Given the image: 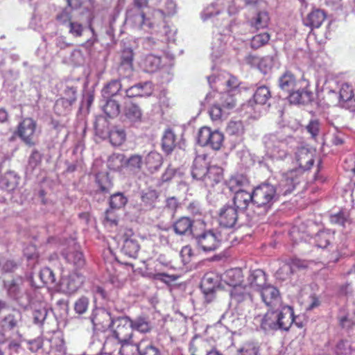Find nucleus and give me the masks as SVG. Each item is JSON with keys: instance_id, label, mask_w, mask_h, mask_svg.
<instances>
[{"instance_id": "59", "label": "nucleus", "mask_w": 355, "mask_h": 355, "mask_svg": "<svg viewBox=\"0 0 355 355\" xmlns=\"http://www.w3.org/2000/svg\"><path fill=\"white\" fill-rule=\"evenodd\" d=\"M339 325L343 329H350L355 326V320L349 318L347 315L341 316L338 318Z\"/></svg>"}, {"instance_id": "14", "label": "nucleus", "mask_w": 355, "mask_h": 355, "mask_svg": "<svg viewBox=\"0 0 355 355\" xmlns=\"http://www.w3.org/2000/svg\"><path fill=\"white\" fill-rule=\"evenodd\" d=\"M238 210L230 205H225L218 211V219L220 225L231 228L233 227L238 220Z\"/></svg>"}, {"instance_id": "24", "label": "nucleus", "mask_w": 355, "mask_h": 355, "mask_svg": "<svg viewBox=\"0 0 355 355\" xmlns=\"http://www.w3.org/2000/svg\"><path fill=\"white\" fill-rule=\"evenodd\" d=\"M270 23V17L266 11H259L247 20L248 25L254 31L268 28Z\"/></svg>"}, {"instance_id": "34", "label": "nucleus", "mask_w": 355, "mask_h": 355, "mask_svg": "<svg viewBox=\"0 0 355 355\" xmlns=\"http://www.w3.org/2000/svg\"><path fill=\"white\" fill-rule=\"evenodd\" d=\"M208 167V162L206 159L202 157L196 158L192 166V177L194 179L204 181Z\"/></svg>"}, {"instance_id": "16", "label": "nucleus", "mask_w": 355, "mask_h": 355, "mask_svg": "<svg viewBox=\"0 0 355 355\" xmlns=\"http://www.w3.org/2000/svg\"><path fill=\"white\" fill-rule=\"evenodd\" d=\"M96 132L103 139L108 138L112 145L119 146L124 143L126 139V133L124 129L117 126L112 127L109 131L104 132L98 126L96 127Z\"/></svg>"}, {"instance_id": "51", "label": "nucleus", "mask_w": 355, "mask_h": 355, "mask_svg": "<svg viewBox=\"0 0 355 355\" xmlns=\"http://www.w3.org/2000/svg\"><path fill=\"white\" fill-rule=\"evenodd\" d=\"M89 304V300L88 297L82 296L75 302L74 311L79 315L83 314L87 311Z\"/></svg>"}, {"instance_id": "61", "label": "nucleus", "mask_w": 355, "mask_h": 355, "mask_svg": "<svg viewBox=\"0 0 355 355\" xmlns=\"http://www.w3.org/2000/svg\"><path fill=\"white\" fill-rule=\"evenodd\" d=\"M156 264L161 265L164 268L171 266V259L165 254H161L156 259Z\"/></svg>"}, {"instance_id": "33", "label": "nucleus", "mask_w": 355, "mask_h": 355, "mask_svg": "<svg viewBox=\"0 0 355 355\" xmlns=\"http://www.w3.org/2000/svg\"><path fill=\"white\" fill-rule=\"evenodd\" d=\"M163 163V157L161 154L151 151L145 158L144 165L148 173L153 174L157 171Z\"/></svg>"}, {"instance_id": "19", "label": "nucleus", "mask_w": 355, "mask_h": 355, "mask_svg": "<svg viewBox=\"0 0 355 355\" xmlns=\"http://www.w3.org/2000/svg\"><path fill=\"white\" fill-rule=\"evenodd\" d=\"M245 284L249 286L250 291L254 290L259 292L263 287L268 285L267 275L261 269L252 270L245 281Z\"/></svg>"}, {"instance_id": "42", "label": "nucleus", "mask_w": 355, "mask_h": 355, "mask_svg": "<svg viewBox=\"0 0 355 355\" xmlns=\"http://www.w3.org/2000/svg\"><path fill=\"white\" fill-rule=\"evenodd\" d=\"M270 97L271 94L269 88L266 86H261L255 91L253 95V100L256 104L265 105Z\"/></svg>"}, {"instance_id": "43", "label": "nucleus", "mask_w": 355, "mask_h": 355, "mask_svg": "<svg viewBox=\"0 0 355 355\" xmlns=\"http://www.w3.org/2000/svg\"><path fill=\"white\" fill-rule=\"evenodd\" d=\"M132 330H137L141 333H147L150 331L152 329L151 324L148 318L144 316H139L135 320H132Z\"/></svg>"}, {"instance_id": "35", "label": "nucleus", "mask_w": 355, "mask_h": 355, "mask_svg": "<svg viewBox=\"0 0 355 355\" xmlns=\"http://www.w3.org/2000/svg\"><path fill=\"white\" fill-rule=\"evenodd\" d=\"M249 184L248 178L242 174H234L225 181V184L230 191L237 192L243 190L242 188Z\"/></svg>"}, {"instance_id": "18", "label": "nucleus", "mask_w": 355, "mask_h": 355, "mask_svg": "<svg viewBox=\"0 0 355 355\" xmlns=\"http://www.w3.org/2000/svg\"><path fill=\"white\" fill-rule=\"evenodd\" d=\"M302 83V79L297 78L296 75L291 70H286L278 79L279 88L288 94L295 89Z\"/></svg>"}, {"instance_id": "54", "label": "nucleus", "mask_w": 355, "mask_h": 355, "mask_svg": "<svg viewBox=\"0 0 355 355\" xmlns=\"http://www.w3.org/2000/svg\"><path fill=\"white\" fill-rule=\"evenodd\" d=\"M18 318L14 314H8L2 320V327L12 329L17 326Z\"/></svg>"}, {"instance_id": "21", "label": "nucleus", "mask_w": 355, "mask_h": 355, "mask_svg": "<svg viewBox=\"0 0 355 355\" xmlns=\"http://www.w3.org/2000/svg\"><path fill=\"white\" fill-rule=\"evenodd\" d=\"M327 18L326 12L320 8H313L303 19V24L311 30L320 28Z\"/></svg>"}, {"instance_id": "15", "label": "nucleus", "mask_w": 355, "mask_h": 355, "mask_svg": "<svg viewBox=\"0 0 355 355\" xmlns=\"http://www.w3.org/2000/svg\"><path fill=\"white\" fill-rule=\"evenodd\" d=\"M288 99L291 104H308L313 99V94L306 84L304 87L297 86L295 89L291 91Z\"/></svg>"}, {"instance_id": "4", "label": "nucleus", "mask_w": 355, "mask_h": 355, "mask_svg": "<svg viewBox=\"0 0 355 355\" xmlns=\"http://www.w3.org/2000/svg\"><path fill=\"white\" fill-rule=\"evenodd\" d=\"M135 5L137 10L130 15L129 19L139 28H143L145 26L149 28H153L156 24L164 21L165 19V14L162 10H154L152 13V17H147L145 12L141 10V4L137 1Z\"/></svg>"}, {"instance_id": "62", "label": "nucleus", "mask_w": 355, "mask_h": 355, "mask_svg": "<svg viewBox=\"0 0 355 355\" xmlns=\"http://www.w3.org/2000/svg\"><path fill=\"white\" fill-rule=\"evenodd\" d=\"M273 154L277 158L284 159L288 155V152L285 148H282L280 145H278L274 146Z\"/></svg>"}, {"instance_id": "48", "label": "nucleus", "mask_w": 355, "mask_h": 355, "mask_svg": "<svg viewBox=\"0 0 355 355\" xmlns=\"http://www.w3.org/2000/svg\"><path fill=\"white\" fill-rule=\"evenodd\" d=\"M120 343L121 344L119 350L120 355H137L139 352L140 343L139 345H133L128 341Z\"/></svg>"}, {"instance_id": "13", "label": "nucleus", "mask_w": 355, "mask_h": 355, "mask_svg": "<svg viewBox=\"0 0 355 355\" xmlns=\"http://www.w3.org/2000/svg\"><path fill=\"white\" fill-rule=\"evenodd\" d=\"M85 277L76 271L71 272L69 275L61 279L60 289L67 294L76 293L83 285Z\"/></svg>"}, {"instance_id": "28", "label": "nucleus", "mask_w": 355, "mask_h": 355, "mask_svg": "<svg viewBox=\"0 0 355 355\" xmlns=\"http://www.w3.org/2000/svg\"><path fill=\"white\" fill-rule=\"evenodd\" d=\"M123 114L125 119L131 123H139L142 121L143 111L141 107L135 103H125Z\"/></svg>"}, {"instance_id": "3", "label": "nucleus", "mask_w": 355, "mask_h": 355, "mask_svg": "<svg viewBox=\"0 0 355 355\" xmlns=\"http://www.w3.org/2000/svg\"><path fill=\"white\" fill-rule=\"evenodd\" d=\"M37 121L32 117H25L17 125L14 135L19 137L27 146L33 147L37 144Z\"/></svg>"}, {"instance_id": "44", "label": "nucleus", "mask_w": 355, "mask_h": 355, "mask_svg": "<svg viewBox=\"0 0 355 355\" xmlns=\"http://www.w3.org/2000/svg\"><path fill=\"white\" fill-rule=\"evenodd\" d=\"M162 268L161 265L156 264V260L149 263L146 266V272L149 277L160 279L162 277H168L166 273L162 272Z\"/></svg>"}, {"instance_id": "50", "label": "nucleus", "mask_w": 355, "mask_h": 355, "mask_svg": "<svg viewBox=\"0 0 355 355\" xmlns=\"http://www.w3.org/2000/svg\"><path fill=\"white\" fill-rule=\"evenodd\" d=\"M259 351V345L254 342H248L239 349V352L241 353L242 355H258Z\"/></svg>"}, {"instance_id": "32", "label": "nucleus", "mask_w": 355, "mask_h": 355, "mask_svg": "<svg viewBox=\"0 0 355 355\" xmlns=\"http://www.w3.org/2000/svg\"><path fill=\"white\" fill-rule=\"evenodd\" d=\"M19 177L14 171L6 172L0 179V188L6 191H14L18 186Z\"/></svg>"}, {"instance_id": "9", "label": "nucleus", "mask_w": 355, "mask_h": 355, "mask_svg": "<svg viewBox=\"0 0 355 355\" xmlns=\"http://www.w3.org/2000/svg\"><path fill=\"white\" fill-rule=\"evenodd\" d=\"M230 304L236 309H242L246 303L252 302V295L249 286L244 284L230 290Z\"/></svg>"}, {"instance_id": "5", "label": "nucleus", "mask_w": 355, "mask_h": 355, "mask_svg": "<svg viewBox=\"0 0 355 355\" xmlns=\"http://www.w3.org/2000/svg\"><path fill=\"white\" fill-rule=\"evenodd\" d=\"M304 180V174L299 170L292 169L284 173L275 187L278 196L291 193Z\"/></svg>"}, {"instance_id": "38", "label": "nucleus", "mask_w": 355, "mask_h": 355, "mask_svg": "<svg viewBox=\"0 0 355 355\" xmlns=\"http://www.w3.org/2000/svg\"><path fill=\"white\" fill-rule=\"evenodd\" d=\"M271 35L268 32L258 33L249 40L250 47L252 50H258L269 44Z\"/></svg>"}, {"instance_id": "56", "label": "nucleus", "mask_w": 355, "mask_h": 355, "mask_svg": "<svg viewBox=\"0 0 355 355\" xmlns=\"http://www.w3.org/2000/svg\"><path fill=\"white\" fill-rule=\"evenodd\" d=\"M240 85L239 80L237 77L227 73V80L225 82L226 89L228 92L233 91L234 89L239 87Z\"/></svg>"}, {"instance_id": "31", "label": "nucleus", "mask_w": 355, "mask_h": 355, "mask_svg": "<svg viewBox=\"0 0 355 355\" xmlns=\"http://www.w3.org/2000/svg\"><path fill=\"white\" fill-rule=\"evenodd\" d=\"M223 168L218 166L208 167L207 173L205 178V183L208 187H214L223 180Z\"/></svg>"}, {"instance_id": "27", "label": "nucleus", "mask_w": 355, "mask_h": 355, "mask_svg": "<svg viewBox=\"0 0 355 355\" xmlns=\"http://www.w3.org/2000/svg\"><path fill=\"white\" fill-rule=\"evenodd\" d=\"M153 92L152 85L150 83L146 82L144 83L136 84L128 89H125V97L132 98L135 97L148 96Z\"/></svg>"}, {"instance_id": "47", "label": "nucleus", "mask_w": 355, "mask_h": 355, "mask_svg": "<svg viewBox=\"0 0 355 355\" xmlns=\"http://www.w3.org/2000/svg\"><path fill=\"white\" fill-rule=\"evenodd\" d=\"M126 203L127 198L122 193L117 192L110 198V207L112 209H120Z\"/></svg>"}, {"instance_id": "26", "label": "nucleus", "mask_w": 355, "mask_h": 355, "mask_svg": "<svg viewBox=\"0 0 355 355\" xmlns=\"http://www.w3.org/2000/svg\"><path fill=\"white\" fill-rule=\"evenodd\" d=\"M222 98H225V101L222 102L221 105L216 104L210 109L209 114L213 120H218L222 117L223 109L230 110L235 106L234 100L228 94H223Z\"/></svg>"}, {"instance_id": "63", "label": "nucleus", "mask_w": 355, "mask_h": 355, "mask_svg": "<svg viewBox=\"0 0 355 355\" xmlns=\"http://www.w3.org/2000/svg\"><path fill=\"white\" fill-rule=\"evenodd\" d=\"M218 281V277L213 272L207 273L203 277L204 284H209L214 287Z\"/></svg>"}, {"instance_id": "36", "label": "nucleus", "mask_w": 355, "mask_h": 355, "mask_svg": "<svg viewBox=\"0 0 355 355\" xmlns=\"http://www.w3.org/2000/svg\"><path fill=\"white\" fill-rule=\"evenodd\" d=\"M105 103L103 105V112L110 118L119 116L121 112V104L117 98H104Z\"/></svg>"}, {"instance_id": "12", "label": "nucleus", "mask_w": 355, "mask_h": 355, "mask_svg": "<svg viewBox=\"0 0 355 355\" xmlns=\"http://www.w3.org/2000/svg\"><path fill=\"white\" fill-rule=\"evenodd\" d=\"M194 237L200 248L205 252L214 251L221 243L219 235L211 230L199 235L196 233Z\"/></svg>"}, {"instance_id": "49", "label": "nucleus", "mask_w": 355, "mask_h": 355, "mask_svg": "<svg viewBox=\"0 0 355 355\" xmlns=\"http://www.w3.org/2000/svg\"><path fill=\"white\" fill-rule=\"evenodd\" d=\"M139 347L140 355H160V352L156 347L145 340L140 342Z\"/></svg>"}, {"instance_id": "39", "label": "nucleus", "mask_w": 355, "mask_h": 355, "mask_svg": "<svg viewBox=\"0 0 355 355\" xmlns=\"http://www.w3.org/2000/svg\"><path fill=\"white\" fill-rule=\"evenodd\" d=\"M161 64V58L153 54L147 55L141 62L144 70L148 73L157 71Z\"/></svg>"}, {"instance_id": "37", "label": "nucleus", "mask_w": 355, "mask_h": 355, "mask_svg": "<svg viewBox=\"0 0 355 355\" xmlns=\"http://www.w3.org/2000/svg\"><path fill=\"white\" fill-rule=\"evenodd\" d=\"M122 89V84L119 79L112 80L108 82L102 89V96L103 98H117L120 97L119 92Z\"/></svg>"}, {"instance_id": "22", "label": "nucleus", "mask_w": 355, "mask_h": 355, "mask_svg": "<svg viewBox=\"0 0 355 355\" xmlns=\"http://www.w3.org/2000/svg\"><path fill=\"white\" fill-rule=\"evenodd\" d=\"M134 233L132 230H128L124 233L123 244L122 247L123 252L130 257H135L139 250V245L137 241L132 238Z\"/></svg>"}, {"instance_id": "7", "label": "nucleus", "mask_w": 355, "mask_h": 355, "mask_svg": "<svg viewBox=\"0 0 355 355\" xmlns=\"http://www.w3.org/2000/svg\"><path fill=\"white\" fill-rule=\"evenodd\" d=\"M224 140L223 133L219 131H212L208 127H202L198 134V142L202 146H210L212 149L219 150Z\"/></svg>"}, {"instance_id": "45", "label": "nucleus", "mask_w": 355, "mask_h": 355, "mask_svg": "<svg viewBox=\"0 0 355 355\" xmlns=\"http://www.w3.org/2000/svg\"><path fill=\"white\" fill-rule=\"evenodd\" d=\"M133 58H134V53L133 51L130 49H125L123 50L121 55V62L120 66L121 67H124L125 69H130L132 71L133 69Z\"/></svg>"}, {"instance_id": "58", "label": "nucleus", "mask_w": 355, "mask_h": 355, "mask_svg": "<svg viewBox=\"0 0 355 355\" xmlns=\"http://www.w3.org/2000/svg\"><path fill=\"white\" fill-rule=\"evenodd\" d=\"M327 237V234L324 232L317 234L315 236V243L317 246L321 248H327L330 243Z\"/></svg>"}, {"instance_id": "52", "label": "nucleus", "mask_w": 355, "mask_h": 355, "mask_svg": "<svg viewBox=\"0 0 355 355\" xmlns=\"http://www.w3.org/2000/svg\"><path fill=\"white\" fill-rule=\"evenodd\" d=\"M84 31L83 26L77 21H70L69 22V32L73 37H78L83 35Z\"/></svg>"}, {"instance_id": "11", "label": "nucleus", "mask_w": 355, "mask_h": 355, "mask_svg": "<svg viewBox=\"0 0 355 355\" xmlns=\"http://www.w3.org/2000/svg\"><path fill=\"white\" fill-rule=\"evenodd\" d=\"M262 301L270 309H282V299L279 290L271 285H267L259 291Z\"/></svg>"}, {"instance_id": "25", "label": "nucleus", "mask_w": 355, "mask_h": 355, "mask_svg": "<svg viewBox=\"0 0 355 355\" xmlns=\"http://www.w3.org/2000/svg\"><path fill=\"white\" fill-rule=\"evenodd\" d=\"M250 203H253L252 192H248L245 190H240L234 193L233 197V205L238 211H245Z\"/></svg>"}, {"instance_id": "60", "label": "nucleus", "mask_w": 355, "mask_h": 355, "mask_svg": "<svg viewBox=\"0 0 355 355\" xmlns=\"http://www.w3.org/2000/svg\"><path fill=\"white\" fill-rule=\"evenodd\" d=\"M306 130L312 135L313 137H315L319 133V122L317 120L311 121L306 126Z\"/></svg>"}, {"instance_id": "6", "label": "nucleus", "mask_w": 355, "mask_h": 355, "mask_svg": "<svg viewBox=\"0 0 355 355\" xmlns=\"http://www.w3.org/2000/svg\"><path fill=\"white\" fill-rule=\"evenodd\" d=\"M109 163L114 170H120L123 166L132 171H139L144 162L142 156L138 154L132 155L126 159L123 154H114L110 156Z\"/></svg>"}, {"instance_id": "8", "label": "nucleus", "mask_w": 355, "mask_h": 355, "mask_svg": "<svg viewBox=\"0 0 355 355\" xmlns=\"http://www.w3.org/2000/svg\"><path fill=\"white\" fill-rule=\"evenodd\" d=\"M132 320L128 317H119L113 322V336L119 343L127 342L132 336Z\"/></svg>"}, {"instance_id": "1", "label": "nucleus", "mask_w": 355, "mask_h": 355, "mask_svg": "<svg viewBox=\"0 0 355 355\" xmlns=\"http://www.w3.org/2000/svg\"><path fill=\"white\" fill-rule=\"evenodd\" d=\"M295 320L293 309L284 306L282 309H270L261 319L260 327L265 331H288Z\"/></svg>"}, {"instance_id": "10", "label": "nucleus", "mask_w": 355, "mask_h": 355, "mask_svg": "<svg viewBox=\"0 0 355 355\" xmlns=\"http://www.w3.org/2000/svg\"><path fill=\"white\" fill-rule=\"evenodd\" d=\"M91 321L94 329L96 331L104 332L113 324L110 313L104 308H96L91 315Z\"/></svg>"}, {"instance_id": "46", "label": "nucleus", "mask_w": 355, "mask_h": 355, "mask_svg": "<svg viewBox=\"0 0 355 355\" xmlns=\"http://www.w3.org/2000/svg\"><path fill=\"white\" fill-rule=\"evenodd\" d=\"M39 277L44 285L53 286L55 284L56 279L55 274L53 270L48 267L41 269Z\"/></svg>"}, {"instance_id": "55", "label": "nucleus", "mask_w": 355, "mask_h": 355, "mask_svg": "<svg viewBox=\"0 0 355 355\" xmlns=\"http://www.w3.org/2000/svg\"><path fill=\"white\" fill-rule=\"evenodd\" d=\"M335 352L337 355H349L352 352V347L347 342L340 340L337 343Z\"/></svg>"}, {"instance_id": "29", "label": "nucleus", "mask_w": 355, "mask_h": 355, "mask_svg": "<svg viewBox=\"0 0 355 355\" xmlns=\"http://www.w3.org/2000/svg\"><path fill=\"white\" fill-rule=\"evenodd\" d=\"M193 221L189 217H181L177 220L173 225V230L177 234L188 235L191 234L194 237L196 234L193 228Z\"/></svg>"}, {"instance_id": "17", "label": "nucleus", "mask_w": 355, "mask_h": 355, "mask_svg": "<svg viewBox=\"0 0 355 355\" xmlns=\"http://www.w3.org/2000/svg\"><path fill=\"white\" fill-rule=\"evenodd\" d=\"M315 152L304 147H302L297 150L295 153V159L299 168L296 170L304 171L311 169L314 164Z\"/></svg>"}, {"instance_id": "41", "label": "nucleus", "mask_w": 355, "mask_h": 355, "mask_svg": "<svg viewBox=\"0 0 355 355\" xmlns=\"http://www.w3.org/2000/svg\"><path fill=\"white\" fill-rule=\"evenodd\" d=\"M98 191L102 193H109L113 187V183L107 174H98L96 176Z\"/></svg>"}, {"instance_id": "53", "label": "nucleus", "mask_w": 355, "mask_h": 355, "mask_svg": "<svg viewBox=\"0 0 355 355\" xmlns=\"http://www.w3.org/2000/svg\"><path fill=\"white\" fill-rule=\"evenodd\" d=\"M180 255L184 264L189 263L194 256L193 250L191 245H187L181 249Z\"/></svg>"}, {"instance_id": "20", "label": "nucleus", "mask_w": 355, "mask_h": 355, "mask_svg": "<svg viewBox=\"0 0 355 355\" xmlns=\"http://www.w3.org/2000/svg\"><path fill=\"white\" fill-rule=\"evenodd\" d=\"M221 281L231 288L245 284V277L240 268H232L225 271L220 277Z\"/></svg>"}, {"instance_id": "23", "label": "nucleus", "mask_w": 355, "mask_h": 355, "mask_svg": "<svg viewBox=\"0 0 355 355\" xmlns=\"http://www.w3.org/2000/svg\"><path fill=\"white\" fill-rule=\"evenodd\" d=\"M214 347L209 339L196 336L190 343L189 351L191 355H200Z\"/></svg>"}, {"instance_id": "30", "label": "nucleus", "mask_w": 355, "mask_h": 355, "mask_svg": "<svg viewBox=\"0 0 355 355\" xmlns=\"http://www.w3.org/2000/svg\"><path fill=\"white\" fill-rule=\"evenodd\" d=\"M64 256L67 262L73 266L76 270L82 268L85 264L82 252L76 247L69 248L64 253Z\"/></svg>"}, {"instance_id": "2", "label": "nucleus", "mask_w": 355, "mask_h": 355, "mask_svg": "<svg viewBox=\"0 0 355 355\" xmlns=\"http://www.w3.org/2000/svg\"><path fill=\"white\" fill-rule=\"evenodd\" d=\"M253 204L265 210L270 209L274 202L278 200L275 187L268 183H263L256 187L252 191Z\"/></svg>"}, {"instance_id": "40", "label": "nucleus", "mask_w": 355, "mask_h": 355, "mask_svg": "<svg viewBox=\"0 0 355 355\" xmlns=\"http://www.w3.org/2000/svg\"><path fill=\"white\" fill-rule=\"evenodd\" d=\"M176 146V136L171 130H166L162 137V146L163 150L171 153Z\"/></svg>"}, {"instance_id": "64", "label": "nucleus", "mask_w": 355, "mask_h": 355, "mask_svg": "<svg viewBox=\"0 0 355 355\" xmlns=\"http://www.w3.org/2000/svg\"><path fill=\"white\" fill-rule=\"evenodd\" d=\"M175 170L171 168L170 166L166 168L164 173L162 175V182H168L170 181L175 175Z\"/></svg>"}, {"instance_id": "57", "label": "nucleus", "mask_w": 355, "mask_h": 355, "mask_svg": "<svg viewBox=\"0 0 355 355\" xmlns=\"http://www.w3.org/2000/svg\"><path fill=\"white\" fill-rule=\"evenodd\" d=\"M158 198V194L155 190H148L145 192L142 196L141 200L145 204L152 205Z\"/></svg>"}]
</instances>
